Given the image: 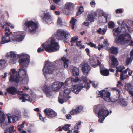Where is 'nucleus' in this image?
<instances>
[{"instance_id": "obj_1", "label": "nucleus", "mask_w": 133, "mask_h": 133, "mask_svg": "<svg viewBox=\"0 0 133 133\" xmlns=\"http://www.w3.org/2000/svg\"><path fill=\"white\" fill-rule=\"evenodd\" d=\"M11 71L9 74L10 81L17 83L21 82H22L21 83L26 84L28 83L29 79L26 70L21 68L18 72L15 69H11Z\"/></svg>"}, {"instance_id": "obj_2", "label": "nucleus", "mask_w": 133, "mask_h": 133, "mask_svg": "<svg viewBox=\"0 0 133 133\" xmlns=\"http://www.w3.org/2000/svg\"><path fill=\"white\" fill-rule=\"evenodd\" d=\"M41 47L42 49L41 48H38V52H41V51H43L45 50L48 52L51 53L58 50L59 48L58 43L52 37L50 38L48 41L42 44Z\"/></svg>"}, {"instance_id": "obj_3", "label": "nucleus", "mask_w": 133, "mask_h": 133, "mask_svg": "<svg viewBox=\"0 0 133 133\" xmlns=\"http://www.w3.org/2000/svg\"><path fill=\"white\" fill-rule=\"evenodd\" d=\"M122 31L123 32V34L121 35L117 38H116L115 42L117 44L121 43L122 44H125L129 43L131 39L130 35L128 33H126L127 30L130 33L132 32V28L125 24H122Z\"/></svg>"}, {"instance_id": "obj_4", "label": "nucleus", "mask_w": 133, "mask_h": 133, "mask_svg": "<svg viewBox=\"0 0 133 133\" xmlns=\"http://www.w3.org/2000/svg\"><path fill=\"white\" fill-rule=\"evenodd\" d=\"M98 92L100 95L99 96L103 98L106 101L109 102H114L118 100L119 104L122 106L125 107L127 104L123 98L119 99V98H117L115 99H112L110 97V93L107 89L102 90Z\"/></svg>"}, {"instance_id": "obj_5", "label": "nucleus", "mask_w": 133, "mask_h": 133, "mask_svg": "<svg viewBox=\"0 0 133 133\" xmlns=\"http://www.w3.org/2000/svg\"><path fill=\"white\" fill-rule=\"evenodd\" d=\"M94 111L97 114L99 118L98 122L103 123L105 118L109 114L107 108L104 105H98L94 106Z\"/></svg>"}, {"instance_id": "obj_6", "label": "nucleus", "mask_w": 133, "mask_h": 133, "mask_svg": "<svg viewBox=\"0 0 133 133\" xmlns=\"http://www.w3.org/2000/svg\"><path fill=\"white\" fill-rule=\"evenodd\" d=\"M65 87L63 91L60 92L58 97V102L61 104H63L71 98L70 95L71 91V89Z\"/></svg>"}, {"instance_id": "obj_7", "label": "nucleus", "mask_w": 133, "mask_h": 133, "mask_svg": "<svg viewBox=\"0 0 133 133\" xmlns=\"http://www.w3.org/2000/svg\"><path fill=\"white\" fill-rule=\"evenodd\" d=\"M24 29L29 32L35 33L37 29V25L32 21H27L23 25Z\"/></svg>"}, {"instance_id": "obj_8", "label": "nucleus", "mask_w": 133, "mask_h": 133, "mask_svg": "<svg viewBox=\"0 0 133 133\" xmlns=\"http://www.w3.org/2000/svg\"><path fill=\"white\" fill-rule=\"evenodd\" d=\"M55 35L57 38L60 40H68L71 37V36L68 32L63 29L58 30L56 33Z\"/></svg>"}, {"instance_id": "obj_9", "label": "nucleus", "mask_w": 133, "mask_h": 133, "mask_svg": "<svg viewBox=\"0 0 133 133\" xmlns=\"http://www.w3.org/2000/svg\"><path fill=\"white\" fill-rule=\"evenodd\" d=\"M18 58H20V64L23 66V68L27 67L30 62L29 56L26 54L21 53L18 54Z\"/></svg>"}, {"instance_id": "obj_10", "label": "nucleus", "mask_w": 133, "mask_h": 133, "mask_svg": "<svg viewBox=\"0 0 133 133\" xmlns=\"http://www.w3.org/2000/svg\"><path fill=\"white\" fill-rule=\"evenodd\" d=\"M43 71V74L46 78L48 77L49 74H52L54 71V67L52 65L51 63L48 61H46Z\"/></svg>"}, {"instance_id": "obj_11", "label": "nucleus", "mask_w": 133, "mask_h": 133, "mask_svg": "<svg viewBox=\"0 0 133 133\" xmlns=\"http://www.w3.org/2000/svg\"><path fill=\"white\" fill-rule=\"evenodd\" d=\"M11 40L14 41L20 42L22 41L24 37V33L23 31H18L12 33L10 32Z\"/></svg>"}, {"instance_id": "obj_12", "label": "nucleus", "mask_w": 133, "mask_h": 133, "mask_svg": "<svg viewBox=\"0 0 133 133\" xmlns=\"http://www.w3.org/2000/svg\"><path fill=\"white\" fill-rule=\"evenodd\" d=\"M81 82L82 83H81L78 85L81 89L84 88H86L87 90L90 87L89 81L85 76H83L81 77L80 82Z\"/></svg>"}, {"instance_id": "obj_13", "label": "nucleus", "mask_w": 133, "mask_h": 133, "mask_svg": "<svg viewBox=\"0 0 133 133\" xmlns=\"http://www.w3.org/2000/svg\"><path fill=\"white\" fill-rule=\"evenodd\" d=\"M66 84L63 82L59 83L58 82H54L52 84L51 88L53 91H56L59 90L61 87H64L66 86Z\"/></svg>"}, {"instance_id": "obj_14", "label": "nucleus", "mask_w": 133, "mask_h": 133, "mask_svg": "<svg viewBox=\"0 0 133 133\" xmlns=\"http://www.w3.org/2000/svg\"><path fill=\"white\" fill-rule=\"evenodd\" d=\"M44 112L47 116L49 118H53L57 115L56 113L50 109H45L44 110Z\"/></svg>"}, {"instance_id": "obj_15", "label": "nucleus", "mask_w": 133, "mask_h": 133, "mask_svg": "<svg viewBox=\"0 0 133 133\" xmlns=\"http://www.w3.org/2000/svg\"><path fill=\"white\" fill-rule=\"evenodd\" d=\"M10 32L9 34L6 32L5 35L3 36L1 40L0 41V44H3L10 42L11 40V36H10Z\"/></svg>"}, {"instance_id": "obj_16", "label": "nucleus", "mask_w": 133, "mask_h": 133, "mask_svg": "<svg viewBox=\"0 0 133 133\" xmlns=\"http://www.w3.org/2000/svg\"><path fill=\"white\" fill-rule=\"evenodd\" d=\"M42 19L47 23L52 21V17L50 14L48 12H43L41 16Z\"/></svg>"}, {"instance_id": "obj_17", "label": "nucleus", "mask_w": 133, "mask_h": 133, "mask_svg": "<svg viewBox=\"0 0 133 133\" xmlns=\"http://www.w3.org/2000/svg\"><path fill=\"white\" fill-rule=\"evenodd\" d=\"M84 74H87L90 69V67L87 63L83 62L80 65Z\"/></svg>"}, {"instance_id": "obj_18", "label": "nucleus", "mask_w": 133, "mask_h": 133, "mask_svg": "<svg viewBox=\"0 0 133 133\" xmlns=\"http://www.w3.org/2000/svg\"><path fill=\"white\" fill-rule=\"evenodd\" d=\"M20 93V92H18V94L21 95L19 99L20 100H22V102H25L26 101H29L30 102H32V99L29 97L28 95L26 94H22L21 95Z\"/></svg>"}, {"instance_id": "obj_19", "label": "nucleus", "mask_w": 133, "mask_h": 133, "mask_svg": "<svg viewBox=\"0 0 133 133\" xmlns=\"http://www.w3.org/2000/svg\"><path fill=\"white\" fill-rule=\"evenodd\" d=\"M96 17V14L95 12H93L87 15L86 20L91 22H94Z\"/></svg>"}, {"instance_id": "obj_20", "label": "nucleus", "mask_w": 133, "mask_h": 133, "mask_svg": "<svg viewBox=\"0 0 133 133\" xmlns=\"http://www.w3.org/2000/svg\"><path fill=\"white\" fill-rule=\"evenodd\" d=\"M80 79L78 77H71L67 79L65 81V83L66 85L70 84L71 82L76 83L80 81Z\"/></svg>"}, {"instance_id": "obj_21", "label": "nucleus", "mask_w": 133, "mask_h": 133, "mask_svg": "<svg viewBox=\"0 0 133 133\" xmlns=\"http://www.w3.org/2000/svg\"><path fill=\"white\" fill-rule=\"evenodd\" d=\"M122 25L121 26L114 28L113 30V32L114 36H116L118 35L119 34L121 33V35L123 34V32L122 31Z\"/></svg>"}, {"instance_id": "obj_22", "label": "nucleus", "mask_w": 133, "mask_h": 133, "mask_svg": "<svg viewBox=\"0 0 133 133\" xmlns=\"http://www.w3.org/2000/svg\"><path fill=\"white\" fill-rule=\"evenodd\" d=\"M89 62L91 66L95 67H96L97 65H99L100 64V62L98 60H95L92 57L90 58Z\"/></svg>"}, {"instance_id": "obj_23", "label": "nucleus", "mask_w": 133, "mask_h": 133, "mask_svg": "<svg viewBox=\"0 0 133 133\" xmlns=\"http://www.w3.org/2000/svg\"><path fill=\"white\" fill-rule=\"evenodd\" d=\"M71 89L72 92L77 94L78 93L81 89L78 85L72 86Z\"/></svg>"}, {"instance_id": "obj_24", "label": "nucleus", "mask_w": 133, "mask_h": 133, "mask_svg": "<svg viewBox=\"0 0 133 133\" xmlns=\"http://www.w3.org/2000/svg\"><path fill=\"white\" fill-rule=\"evenodd\" d=\"M17 91V89L13 87H9L7 89V91L8 92L12 95L16 94Z\"/></svg>"}, {"instance_id": "obj_25", "label": "nucleus", "mask_w": 133, "mask_h": 133, "mask_svg": "<svg viewBox=\"0 0 133 133\" xmlns=\"http://www.w3.org/2000/svg\"><path fill=\"white\" fill-rule=\"evenodd\" d=\"M64 6L66 9L70 11L72 10L73 9L74 4L71 2H67L65 4Z\"/></svg>"}, {"instance_id": "obj_26", "label": "nucleus", "mask_w": 133, "mask_h": 133, "mask_svg": "<svg viewBox=\"0 0 133 133\" xmlns=\"http://www.w3.org/2000/svg\"><path fill=\"white\" fill-rule=\"evenodd\" d=\"M110 59L112 61V65L114 66H117L118 64V62L117 59L114 56H111L110 57Z\"/></svg>"}, {"instance_id": "obj_27", "label": "nucleus", "mask_w": 133, "mask_h": 133, "mask_svg": "<svg viewBox=\"0 0 133 133\" xmlns=\"http://www.w3.org/2000/svg\"><path fill=\"white\" fill-rule=\"evenodd\" d=\"M118 49L117 47L114 46L112 47L109 50V52L114 54H116L118 53Z\"/></svg>"}, {"instance_id": "obj_28", "label": "nucleus", "mask_w": 133, "mask_h": 133, "mask_svg": "<svg viewBox=\"0 0 133 133\" xmlns=\"http://www.w3.org/2000/svg\"><path fill=\"white\" fill-rule=\"evenodd\" d=\"M7 55L10 57L11 58L17 60V57H18V55H17L14 52H10L7 53Z\"/></svg>"}, {"instance_id": "obj_29", "label": "nucleus", "mask_w": 133, "mask_h": 133, "mask_svg": "<svg viewBox=\"0 0 133 133\" xmlns=\"http://www.w3.org/2000/svg\"><path fill=\"white\" fill-rule=\"evenodd\" d=\"M8 65V63L5 60H0V69H3Z\"/></svg>"}, {"instance_id": "obj_30", "label": "nucleus", "mask_w": 133, "mask_h": 133, "mask_svg": "<svg viewBox=\"0 0 133 133\" xmlns=\"http://www.w3.org/2000/svg\"><path fill=\"white\" fill-rule=\"evenodd\" d=\"M8 119L9 123H10L11 122V120H12V122H14L18 120V117L15 116H9L8 117Z\"/></svg>"}, {"instance_id": "obj_31", "label": "nucleus", "mask_w": 133, "mask_h": 133, "mask_svg": "<svg viewBox=\"0 0 133 133\" xmlns=\"http://www.w3.org/2000/svg\"><path fill=\"white\" fill-rule=\"evenodd\" d=\"M100 72L101 75L103 76H107L109 75V70L107 69H102L101 68Z\"/></svg>"}, {"instance_id": "obj_32", "label": "nucleus", "mask_w": 133, "mask_h": 133, "mask_svg": "<svg viewBox=\"0 0 133 133\" xmlns=\"http://www.w3.org/2000/svg\"><path fill=\"white\" fill-rule=\"evenodd\" d=\"M61 60L64 64V67L65 68H68V66L69 61L64 57L62 58Z\"/></svg>"}, {"instance_id": "obj_33", "label": "nucleus", "mask_w": 133, "mask_h": 133, "mask_svg": "<svg viewBox=\"0 0 133 133\" xmlns=\"http://www.w3.org/2000/svg\"><path fill=\"white\" fill-rule=\"evenodd\" d=\"M72 70L73 75L75 76H77L78 75L79 70L78 68L75 67H74Z\"/></svg>"}, {"instance_id": "obj_34", "label": "nucleus", "mask_w": 133, "mask_h": 133, "mask_svg": "<svg viewBox=\"0 0 133 133\" xmlns=\"http://www.w3.org/2000/svg\"><path fill=\"white\" fill-rule=\"evenodd\" d=\"M5 116L3 112L0 110V123H2L5 120Z\"/></svg>"}, {"instance_id": "obj_35", "label": "nucleus", "mask_w": 133, "mask_h": 133, "mask_svg": "<svg viewBox=\"0 0 133 133\" xmlns=\"http://www.w3.org/2000/svg\"><path fill=\"white\" fill-rule=\"evenodd\" d=\"M98 12L99 14L101 15V16H104L105 19L107 20V17L108 16V14H105L102 10H101L99 9L98 10Z\"/></svg>"}, {"instance_id": "obj_36", "label": "nucleus", "mask_w": 133, "mask_h": 133, "mask_svg": "<svg viewBox=\"0 0 133 133\" xmlns=\"http://www.w3.org/2000/svg\"><path fill=\"white\" fill-rule=\"evenodd\" d=\"M106 31V29H102L101 28H99V29L97 30V32L98 33L103 35L105 34Z\"/></svg>"}, {"instance_id": "obj_37", "label": "nucleus", "mask_w": 133, "mask_h": 133, "mask_svg": "<svg viewBox=\"0 0 133 133\" xmlns=\"http://www.w3.org/2000/svg\"><path fill=\"white\" fill-rule=\"evenodd\" d=\"M50 87L49 85H45L43 87L42 90L44 92L50 90Z\"/></svg>"}, {"instance_id": "obj_38", "label": "nucleus", "mask_w": 133, "mask_h": 133, "mask_svg": "<svg viewBox=\"0 0 133 133\" xmlns=\"http://www.w3.org/2000/svg\"><path fill=\"white\" fill-rule=\"evenodd\" d=\"M125 89L127 90H131L133 89V86L130 83L128 84L125 86Z\"/></svg>"}, {"instance_id": "obj_39", "label": "nucleus", "mask_w": 133, "mask_h": 133, "mask_svg": "<svg viewBox=\"0 0 133 133\" xmlns=\"http://www.w3.org/2000/svg\"><path fill=\"white\" fill-rule=\"evenodd\" d=\"M29 110L27 108H24L23 109L22 111V112L23 115L25 116H28Z\"/></svg>"}, {"instance_id": "obj_40", "label": "nucleus", "mask_w": 133, "mask_h": 133, "mask_svg": "<svg viewBox=\"0 0 133 133\" xmlns=\"http://www.w3.org/2000/svg\"><path fill=\"white\" fill-rule=\"evenodd\" d=\"M76 45L78 47H80V49H84L85 48V46L84 45H82V43L81 41H76Z\"/></svg>"}, {"instance_id": "obj_41", "label": "nucleus", "mask_w": 133, "mask_h": 133, "mask_svg": "<svg viewBox=\"0 0 133 133\" xmlns=\"http://www.w3.org/2000/svg\"><path fill=\"white\" fill-rule=\"evenodd\" d=\"M25 123L24 121H23L22 123L20 125H19L17 126L18 130L19 131H21L22 130V129L24 127V124Z\"/></svg>"}, {"instance_id": "obj_42", "label": "nucleus", "mask_w": 133, "mask_h": 133, "mask_svg": "<svg viewBox=\"0 0 133 133\" xmlns=\"http://www.w3.org/2000/svg\"><path fill=\"white\" fill-rule=\"evenodd\" d=\"M4 25L5 26H9L11 28H13L14 27V25L9 22L5 21L3 22Z\"/></svg>"}, {"instance_id": "obj_43", "label": "nucleus", "mask_w": 133, "mask_h": 133, "mask_svg": "<svg viewBox=\"0 0 133 133\" xmlns=\"http://www.w3.org/2000/svg\"><path fill=\"white\" fill-rule=\"evenodd\" d=\"M125 68V67L123 65H121L116 67L117 71L119 72L122 73V71Z\"/></svg>"}, {"instance_id": "obj_44", "label": "nucleus", "mask_w": 133, "mask_h": 133, "mask_svg": "<svg viewBox=\"0 0 133 133\" xmlns=\"http://www.w3.org/2000/svg\"><path fill=\"white\" fill-rule=\"evenodd\" d=\"M76 20L74 18L72 17L71 20L70 21V23L71 24V27L73 29H74V26L75 24V22L76 21Z\"/></svg>"}, {"instance_id": "obj_45", "label": "nucleus", "mask_w": 133, "mask_h": 133, "mask_svg": "<svg viewBox=\"0 0 133 133\" xmlns=\"http://www.w3.org/2000/svg\"><path fill=\"white\" fill-rule=\"evenodd\" d=\"M89 82L91 84L93 87L95 88H96L98 86V84L97 82L96 81H93L92 82V81L90 80H89Z\"/></svg>"}, {"instance_id": "obj_46", "label": "nucleus", "mask_w": 133, "mask_h": 133, "mask_svg": "<svg viewBox=\"0 0 133 133\" xmlns=\"http://www.w3.org/2000/svg\"><path fill=\"white\" fill-rule=\"evenodd\" d=\"M108 24L109 28H114L115 25L114 22L112 21H110Z\"/></svg>"}, {"instance_id": "obj_47", "label": "nucleus", "mask_w": 133, "mask_h": 133, "mask_svg": "<svg viewBox=\"0 0 133 133\" xmlns=\"http://www.w3.org/2000/svg\"><path fill=\"white\" fill-rule=\"evenodd\" d=\"M84 11V9L83 6H81L79 8V9L78 12L77 13V15L78 16L83 12Z\"/></svg>"}, {"instance_id": "obj_48", "label": "nucleus", "mask_w": 133, "mask_h": 133, "mask_svg": "<svg viewBox=\"0 0 133 133\" xmlns=\"http://www.w3.org/2000/svg\"><path fill=\"white\" fill-rule=\"evenodd\" d=\"M71 125L70 124H66L63 127V128L65 131H66L69 130V127Z\"/></svg>"}, {"instance_id": "obj_49", "label": "nucleus", "mask_w": 133, "mask_h": 133, "mask_svg": "<svg viewBox=\"0 0 133 133\" xmlns=\"http://www.w3.org/2000/svg\"><path fill=\"white\" fill-rule=\"evenodd\" d=\"M16 59L11 58L9 61V63L10 65H12L14 64L16 62Z\"/></svg>"}, {"instance_id": "obj_50", "label": "nucleus", "mask_w": 133, "mask_h": 133, "mask_svg": "<svg viewBox=\"0 0 133 133\" xmlns=\"http://www.w3.org/2000/svg\"><path fill=\"white\" fill-rule=\"evenodd\" d=\"M78 39V36H74L72 38L70 42L72 43H73Z\"/></svg>"}, {"instance_id": "obj_51", "label": "nucleus", "mask_w": 133, "mask_h": 133, "mask_svg": "<svg viewBox=\"0 0 133 133\" xmlns=\"http://www.w3.org/2000/svg\"><path fill=\"white\" fill-rule=\"evenodd\" d=\"M70 113L71 115H76L77 114H78L76 109H74L71 111Z\"/></svg>"}, {"instance_id": "obj_52", "label": "nucleus", "mask_w": 133, "mask_h": 133, "mask_svg": "<svg viewBox=\"0 0 133 133\" xmlns=\"http://www.w3.org/2000/svg\"><path fill=\"white\" fill-rule=\"evenodd\" d=\"M87 44L89 45H90L91 47H93L96 49L97 48V47L96 46V45L95 44H94L91 42L89 43H87Z\"/></svg>"}, {"instance_id": "obj_53", "label": "nucleus", "mask_w": 133, "mask_h": 133, "mask_svg": "<svg viewBox=\"0 0 133 133\" xmlns=\"http://www.w3.org/2000/svg\"><path fill=\"white\" fill-rule=\"evenodd\" d=\"M78 113L81 112L82 110V107L81 106H79L77 107L76 109Z\"/></svg>"}, {"instance_id": "obj_54", "label": "nucleus", "mask_w": 133, "mask_h": 133, "mask_svg": "<svg viewBox=\"0 0 133 133\" xmlns=\"http://www.w3.org/2000/svg\"><path fill=\"white\" fill-rule=\"evenodd\" d=\"M53 1L57 5H61V2L62 0H53Z\"/></svg>"}, {"instance_id": "obj_55", "label": "nucleus", "mask_w": 133, "mask_h": 133, "mask_svg": "<svg viewBox=\"0 0 133 133\" xmlns=\"http://www.w3.org/2000/svg\"><path fill=\"white\" fill-rule=\"evenodd\" d=\"M38 115L39 116V119L41 121H42L44 122H45L44 121V119L45 118H43L42 115L38 113Z\"/></svg>"}, {"instance_id": "obj_56", "label": "nucleus", "mask_w": 133, "mask_h": 133, "mask_svg": "<svg viewBox=\"0 0 133 133\" xmlns=\"http://www.w3.org/2000/svg\"><path fill=\"white\" fill-rule=\"evenodd\" d=\"M10 130H9L10 133H12L15 131V130L14 129V127L12 126L11 127L8 128Z\"/></svg>"}, {"instance_id": "obj_57", "label": "nucleus", "mask_w": 133, "mask_h": 133, "mask_svg": "<svg viewBox=\"0 0 133 133\" xmlns=\"http://www.w3.org/2000/svg\"><path fill=\"white\" fill-rule=\"evenodd\" d=\"M90 4L91 6L92 7H95L96 4L94 0H91Z\"/></svg>"}, {"instance_id": "obj_58", "label": "nucleus", "mask_w": 133, "mask_h": 133, "mask_svg": "<svg viewBox=\"0 0 133 133\" xmlns=\"http://www.w3.org/2000/svg\"><path fill=\"white\" fill-rule=\"evenodd\" d=\"M130 58H127L126 61V63L127 65H128L129 64L131 63V62L132 61L130 59H131L132 60H133L132 58H131L130 57Z\"/></svg>"}, {"instance_id": "obj_59", "label": "nucleus", "mask_w": 133, "mask_h": 133, "mask_svg": "<svg viewBox=\"0 0 133 133\" xmlns=\"http://www.w3.org/2000/svg\"><path fill=\"white\" fill-rule=\"evenodd\" d=\"M116 13V14L118 13H122L123 12V11L122 9H117L115 11Z\"/></svg>"}, {"instance_id": "obj_60", "label": "nucleus", "mask_w": 133, "mask_h": 133, "mask_svg": "<svg viewBox=\"0 0 133 133\" xmlns=\"http://www.w3.org/2000/svg\"><path fill=\"white\" fill-rule=\"evenodd\" d=\"M46 94L47 97H49L51 95V89L50 90L45 92Z\"/></svg>"}, {"instance_id": "obj_61", "label": "nucleus", "mask_w": 133, "mask_h": 133, "mask_svg": "<svg viewBox=\"0 0 133 133\" xmlns=\"http://www.w3.org/2000/svg\"><path fill=\"white\" fill-rule=\"evenodd\" d=\"M103 47L104 46H109V44L108 43V41L107 39H105L103 42Z\"/></svg>"}, {"instance_id": "obj_62", "label": "nucleus", "mask_w": 133, "mask_h": 133, "mask_svg": "<svg viewBox=\"0 0 133 133\" xmlns=\"http://www.w3.org/2000/svg\"><path fill=\"white\" fill-rule=\"evenodd\" d=\"M57 23L60 25H61L62 24L63 22L62 19L60 18H58V19Z\"/></svg>"}, {"instance_id": "obj_63", "label": "nucleus", "mask_w": 133, "mask_h": 133, "mask_svg": "<svg viewBox=\"0 0 133 133\" xmlns=\"http://www.w3.org/2000/svg\"><path fill=\"white\" fill-rule=\"evenodd\" d=\"M123 85V84L120 81H119L118 82V84L117 85L118 87L121 88L122 87Z\"/></svg>"}, {"instance_id": "obj_64", "label": "nucleus", "mask_w": 133, "mask_h": 133, "mask_svg": "<svg viewBox=\"0 0 133 133\" xmlns=\"http://www.w3.org/2000/svg\"><path fill=\"white\" fill-rule=\"evenodd\" d=\"M120 78L122 80H123L126 79V77L124 76L123 74L122 73H121Z\"/></svg>"}]
</instances>
